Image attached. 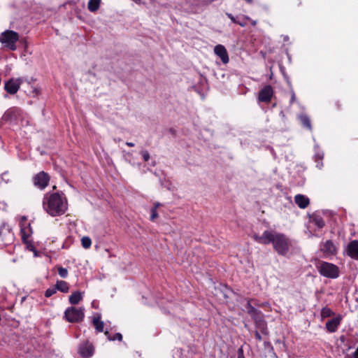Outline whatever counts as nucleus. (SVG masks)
I'll return each mask as SVG.
<instances>
[{
	"label": "nucleus",
	"mask_w": 358,
	"mask_h": 358,
	"mask_svg": "<svg viewBox=\"0 0 358 358\" xmlns=\"http://www.w3.org/2000/svg\"><path fill=\"white\" fill-rule=\"evenodd\" d=\"M252 238L258 243H272L273 250L280 256H286L292 245L291 240L284 234L274 230H265L262 234L253 233Z\"/></svg>",
	"instance_id": "f257e3e1"
},
{
	"label": "nucleus",
	"mask_w": 358,
	"mask_h": 358,
	"mask_svg": "<svg viewBox=\"0 0 358 358\" xmlns=\"http://www.w3.org/2000/svg\"><path fill=\"white\" fill-rule=\"evenodd\" d=\"M43 207L50 215L55 217L65 213L68 203L63 193H47L43 197Z\"/></svg>",
	"instance_id": "f03ea898"
},
{
	"label": "nucleus",
	"mask_w": 358,
	"mask_h": 358,
	"mask_svg": "<svg viewBox=\"0 0 358 358\" xmlns=\"http://www.w3.org/2000/svg\"><path fill=\"white\" fill-rule=\"evenodd\" d=\"M316 268L319 273L324 277L335 279L339 276V268L332 263L319 261L316 264Z\"/></svg>",
	"instance_id": "7ed1b4c3"
},
{
	"label": "nucleus",
	"mask_w": 358,
	"mask_h": 358,
	"mask_svg": "<svg viewBox=\"0 0 358 358\" xmlns=\"http://www.w3.org/2000/svg\"><path fill=\"white\" fill-rule=\"evenodd\" d=\"M18 33L12 30H6L0 34V43L5 48L10 50L17 49L16 43L19 41Z\"/></svg>",
	"instance_id": "20e7f679"
},
{
	"label": "nucleus",
	"mask_w": 358,
	"mask_h": 358,
	"mask_svg": "<svg viewBox=\"0 0 358 358\" xmlns=\"http://www.w3.org/2000/svg\"><path fill=\"white\" fill-rule=\"evenodd\" d=\"M64 317L69 322H79L82 321L84 317L83 309L73 306L68 308L64 312Z\"/></svg>",
	"instance_id": "39448f33"
},
{
	"label": "nucleus",
	"mask_w": 358,
	"mask_h": 358,
	"mask_svg": "<svg viewBox=\"0 0 358 358\" xmlns=\"http://www.w3.org/2000/svg\"><path fill=\"white\" fill-rule=\"evenodd\" d=\"M320 251L322 253L323 257L329 258L336 255L338 252V248L332 241L327 240L320 243Z\"/></svg>",
	"instance_id": "423d86ee"
},
{
	"label": "nucleus",
	"mask_w": 358,
	"mask_h": 358,
	"mask_svg": "<svg viewBox=\"0 0 358 358\" xmlns=\"http://www.w3.org/2000/svg\"><path fill=\"white\" fill-rule=\"evenodd\" d=\"M24 80V78H11L5 83L4 90L10 94H15Z\"/></svg>",
	"instance_id": "0eeeda50"
},
{
	"label": "nucleus",
	"mask_w": 358,
	"mask_h": 358,
	"mask_svg": "<svg viewBox=\"0 0 358 358\" xmlns=\"http://www.w3.org/2000/svg\"><path fill=\"white\" fill-rule=\"evenodd\" d=\"M273 89L270 85L264 86L259 92L258 95V101L268 103L271 102L273 96Z\"/></svg>",
	"instance_id": "6e6552de"
},
{
	"label": "nucleus",
	"mask_w": 358,
	"mask_h": 358,
	"mask_svg": "<svg viewBox=\"0 0 358 358\" xmlns=\"http://www.w3.org/2000/svg\"><path fill=\"white\" fill-rule=\"evenodd\" d=\"M48 182L49 176L43 171L36 174L34 178V185L41 189H43L48 185Z\"/></svg>",
	"instance_id": "1a4fd4ad"
},
{
	"label": "nucleus",
	"mask_w": 358,
	"mask_h": 358,
	"mask_svg": "<svg viewBox=\"0 0 358 358\" xmlns=\"http://www.w3.org/2000/svg\"><path fill=\"white\" fill-rule=\"evenodd\" d=\"M346 254L352 259L358 260V240L349 242L346 248Z\"/></svg>",
	"instance_id": "9d476101"
},
{
	"label": "nucleus",
	"mask_w": 358,
	"mask_h": 358,
	"mask_svg": "<svg viewBox=\"0 0 358 358\" xmlns=\"http://www.w3.org/2000/svg\"><path fill=\"white\" fill-rule=\"evenodd\" d=\"M255 299H250L248 300L245 308L247 309V313L251 316L252 319L255 321L257 320V318H260L264 316L263 313L261 310L255 308L252 304V301H255Z\"/></svg>",
	"instance_id": "9b49d317"
},
{
	"label": "nucleus",
	"mask_w": 358,
	"mask_h": 358,
	"mask_svg": "<svg viewBox=\"0 0 358 358\" xmlns=\"http://www.w3.org/2000/svg\"><path fill=\"white\" fill-rule=\"evenodd\" d=\"M342 319V316L338 315L336 317L328 320L325 324L327 331L329 333L336 332L341 323Z\"/></svg>",
	"instance_id": "f8f14e48"
},
{
	"label": "nucleus",
	"mask_w": 358,
	"mask_h": 358,
	"mask_svg": "<svg viewBox=\"0 0 358 358\" xmlns=\"http://www.w3.org/2000/svg\"><path fill=\"white\" fill-rule=\"evenodd\" d=\"M214 52L215 54L221 59L223 64H227L229 62V55L224 45L220 44L215 45Z\"/></svg>",
	"instance_id": "ddd939ff"
},
{
	"label": "nucleus",
	"mask_w": 358,
	"mask_h": 358,
	"mask_svg": "<svg viewBox=\"0 0 358 358\" xmlns=\"http://www.w3.org/2000/svg\"><path fill=\"white\" fill-rule=\"evenodd\" d=\"M255 324L257 328V330L260 331L263 335H268V330L267 327V323L264 319V316L257 318V320H255Z\"/></svg>",
	"instance_id": "4468645a"
},
{
	"label": "nucleus",
	"mask_w": 358,
	"mask_h": 358,
	"mask_svg": "<svg viewBox=\"0 0 358 358\" xmlns=\"http://www.w3.org/2000/svg\"><path fill=\"white\" fill-rule=\"evenodd\" d=\"M294 201L300 208H306L310 203L309 199L303 194H296Z\"/></svg>",
	"instance_id": "2eb2a0df"
},
{
	"label": "nucleus",
	"mask_w": 358,
	"mask_h": 358,
	"mask_svg": "<svg viewBox=\"0 0 358 358\" xmlns=\"http://www.w3.org/2000/svg\"><path fill=\"white\" fill-rule=\"evenodd\" d=\"M22 241L24 243H28V238L31 235L32 230L31 225H22L21 228Z\"/></svg>",
	"instance_id": "dca6fc26"
},
{
	"label": "nucleus",
	"mask_w": 358,
	"mask_h": 358,
	"mask_svg": "<svg viewBox=\"0 0 358 358\" xmlns=\"http://www.w3.org/2000/svg\"><path fill=\"white\" fill-rule=\"evenodd\" d=\"M80 354L83 357H89L94 352V347L92 345H85L80 348Z\"/></svg>",
	"instance_id": "f3484780"
},
{
	"label": "nucleus",
	"mask_w": 358,
	"mask_h": 358,
	"mask_svg": "<svg viewBox=\"0 0 358 358\" xmlns=\"http://www.w3.org/2000/svg\"><path fill=\"white\" fill-rule=\"evenodd\" d=\"M299 120L303 127L310 131L312 129L310 120L308 115L301 114L299 116Z\"/></svg>",
	"instance_id": "a211bd4d"
},
{
	"label": "nucleus",
	"mask_w": 358,
	"mask_h": 358,
	"mask_svg": "<svg viewBox=\"0 0 358 358\" xmlns=\"http://www.w3.org/2000/svg\"><path fill=\"white\" fill-rule=\"evenodd\" d=\"M83 299L82 293L80 291H76L72 293L69 296V303L72 305L78 304Z\"/></svg>",
	"instance_id": "6ab92c4d"
},
{
	"label": "nucleus",
	"mask_w": 358,
	"mask_h": 358,
	"mask_svg": "<svg viewBox=\"0 0 358 358\" xmlns=\"http://www.w3.org/2000/svg\"><path fill=\"white\" fill-rule=\"evenodd\" d=\"M57 290L63 293H67L69 290V284L64 280H57L55 285Z\"/></svg>",
	"instance_id": "aec40b11"
},
{
	"label": "nucleus",
	"mask_w": 358,
	"mask_h": 358,
	"mask_svg": "<svg viewBox=\"0 0 358 358\" xmlns=\"http://www.w3.org/2000/svg\"><path fill=\"white\" fill-rule=\"evenodd\" d=\"M101 0H90L87 4V8L90 12L97 11L100 7Z\"/></svg>",
	"instance_id": "412c9836"
},
{
	"label": "nucleus",
	"mask_w": 358,
	"mask_h": 358,
	"mask_svg": "<svg viewBox=\"0 0 358 358\" xmlns=\"http://www.w3.org/2000/svg\"><path fill=\"white\" fill-rule=\"evenodd\" d=\"M100 318L101 317L99 315L94 317L93 318L92 323L98 332H103L104 324L102 321L100 320Z\"/></svg>",
	"instance_id": "4be33fe9"
},
{
	"label": "nucleus",
	"mask_w": 358,
	"mask_h": 358,
	"mask_svg": "<svg viewBox=\"0 0 358 358\" xmlns=\"http://www.w3.org/2000/svg\"><path fill=\"white\" fill-rule=\"evenodd\" d=\"M310 221L314 224H324V221L319 213H313L310 215Z\"/></svg>",
	"instance_id": "5701e85b"
},
{
	"label": "nucleus",
	"mask_w": 358,
	"mask_h": 358,
	"mask_svg": "<svg viewBox=\"0 0 358 358\" xmlns=\"http://www.w3.org/2000/svg\"><path fill=\"white\" fill-rule=\"evenodd\" d=\"M320 315L322 318H326L334 315V313L329 308L326 306L322 308Z\"/></svg>",
	"instance_id": "b1692460"
},
{
	"label": "nucleus",
	"mask_w": 358,
	"mask_h": 358,
	"mask_svg": "<svg viewBox=\"0 0 358 358\" xmlns=\"http://www.w3.org/2000/svg\"><path fill=\"white\" fill-rule=\"evenodd\" d=\"M82 245L84 248H89L92 244L91 239L87 236H84L81 239Z\"/></svg>",
	"instance_id": "393cba45"
},
{
	"label": "nucleus",
	"mask_w": 358,
	"mask_h": 358,
	"mask_svg": "<svg viewBox=\"0 0 358 358\" xmlns=\"http://www.w3.org/2000/svg\"><path fill=\"white\" fill-rule=\"evenodd\" d=\"M57 289L55 287L54 288H49L45 292V297H50L56 293Z\"/></svg>",
	"instance_id": "a878e982"
},
{
	"label": "nucleus",
	"mask_w": 358,
	"mask_h": 358,
	"mask_svg": "<svg viewBox=\"0 0 358 358\" xmlns=\"http://www.w3.org/2000/svg\"><path fill=\"white\" fill-rule=\"evenodd\" d=\"M109 341L118 340L121 341L122 340V336L120 333H116L113 336H108Z\"/></svg>",
	"instance_id": "bb28decb"
},
{
	"label": "nucleus",
	"mask_w": 358,
	"mask_h": 358,
	"mask_svg": "<svg viewBox=\"0 0 358 358\" xmlns=\"http://www.w3.org/2000/svg\"><path fill=\"white\" fill-rule=\"evenodd\" d=\"M58 273L59 274V275L62 278H65L67 276V274H68V271L66 268H62V267H59L58 268Z\"/></svg>",
	"instance_id": "cd10ccee"
},
{
	"label": "nucleus",
	"mask_w": 358,
	"mask_h": 358,
	"mask_svg": "<svg viewBox=\"0 0 358 358\" xmlns=\"http://www.w3.org/2000/svg\"><path fill=\"white\" fill-rule=\"evenodd\" d=\"M246 20H247L245 19V16H244L243 19L238 20L236 24L240 25L242 27H245L247 25Z\"/></svg>",
	"instance_id": "c85d7f7f"
},
{
	"label": "nucleus",
	"mask_w": 358,
	"mask_h": 358,
	"mask_svg": "<svg viewBox=\"0 0 358 358\" xmlns=\"http://www.w3.org/2000/svg\"><path fill=\"white\" fill-rule=\"evenodd\" d=\"M141 155H142L143 159L145 162H147L149 160L150 155L147 151H142Z\"/></svg>",
	"instance_id": "c756f323"
},
{
	"label": "nucleus",
	"mask_w": 358,
	"mask_h": 358,
	"mask_svg": "<svg viewBox=\"0 0 358 358\" xmlns=\"http://www.w3.org/2000/svg\"><path fill=\"white\" fill-rule=\"evenodd\" d=\"M332 107L334 109L340 110L341 108V105L338 101H336L333 103Z\"/></svg>",
	"instance_id": "7c9ffc66"
},
{
	"label": "nucleus",
	"mask_w": 358,
	"mask_h": 358,
	"mask_svg": "<svg viewBox=\"0 0 358 358\" xmlns=\"http://www.w3.org/2000/svg\"><path fill=\"white\" fill-rule=\"evenodd\" d=\"M26 245H27V248L29 250H31V251H34L35 252H36V250L34 248V246L32 245L31 242H30L29 241H28V243H24Z\"/></svg>",
	"instance_id": "2f4dec72"
},
{
	"label": "nucleus",
	"mask_w": 358,
	"mask_h": 358,
	"mask_svg": "<svg viewBox=\"0 0 358 358\" xmlns=\"http://www.w3.org/2000/svg\"><path fill=\"white\" fill-rule=\"evenodd\" d=\"M296 101V95H295V92L292 90L291 92V98H290V101H289V104L290 105H292Z\"/></svg>",
	"instance_id": "473e14b6"
},
{
	"label": "nucleus",
	"mask_w": 358,
	"mask_h": 358,
	"mask_svg": "<svg viewBox=\"0 0 358 358\" xmlns=\"http://www.w3.org/2000/svg\"><path fill=\"white\" fill-rule=\"evenodd\" d=\"M18 221L20 222H27V221L32 222V220H28V217L27 216H25V215H20V216H19Z\"/></svg>",
	"instance_id": "72a5a7b5"
},
{
	"label": "nucleus",
	"mask_w": 358,
	"mask_h": 358,
	"mask_svg": "<svg viewBox=\"0 0 358 358\" xmlns=\"http://www.w3.org/2000/svg\"><path fill=\"white\" fill-rule=\"evenodd\" d=\"M255 337L258 341H262V337L258 330L255 331Z\"/></svg>",
	"instance_id": "f704fd0d"
},
{
	"label": "nucleus",
	"mask_w": 358,
	"mask_h": 358,
	"mask_svg": "<svg viewBox=\"0 0 358 358\" xmlns=\"http://www.w3.org/2000/svg\"><path fill=\"white\" fill-rule=\"evenodd\" d=\"M227 16L231 20V21L234 23H236L237 19L231 13H227Z\"/></svg>",
	"instance_id": "c9c22d12"
},
{
	"label": "nucleus",
	"mask_w": 358,
	"mask_h": 358,
	"mask_svg": "<svg viewBox=\"0 0 358 358\" xmlns=\"http://www.w3.org/2000/svg\"><path fill=\"white\" fill-rule=\"evenodd\" d=\"M238 358H245L242 348L238 350Z\"/></svg>",
	"instance_id": "e433bc0d"
},
{
	"label": "nucleus",
	"mask_w": 358,
	"mask_h": 358,
	"mask_svg": "<svg viewBox=\"0 0 358 358\" xmlns=\"http://www.w3.org/2000/svg\"><path fill=\"white\" fill-rule=\"evenodd\" d=\"M245 19L247 20L251 21V24L252 26H255L257 24V22L255 20H252L250 17L245 16Z\"/></svg>",
	"instance_id": "4c0bfd02"
},
{
	"label": "nucleus",
	"mask_w": 358,
	"mask_h": 358,
	"mask_svg": "<svg viewBox=\"0 0 358 358\" xmlns=\"http://www.w3.org/2000/svg\"><path fill=\"white\" fill-rule=\"evenodd\" d=\"M324 215H326L327 216L331 215V216H332V217H333L332 221H334V222H337V220H336V217H334V215H333L331 214V213H324Z\"/></svg>",
	"instance_id": "58836bf2"
},
{
	"label": "nucleus",
	"mask_w": 358,
	"mask_h": 358,
	"mask_svg": "<svg viewBox=\"0 0 358 358\" xmlns=\"http://www.w3.org/2000/svg\"><path fill=\"white\" fill-rule=\"evenodd\" d=\"M252 303H253L255 306H260V307H264V304H259V303L257 302V301L255 299V301H252Z\"/></svg>",
	"instance_id": "ea45409f"
},
{
	"label": "nucleus",
	"mask_w": 358,
	"mask_h": 358,
	"mask_svg": "<svg viewBox=\"0 0 358 358\" xmlns=\"http://www.w3.org/2000/svg\"><path fill=\"white\" fill-rule=\"evenodd\" d=\"M3 231H6V229H5V225H1L0 228V236H2Z\"/></svg>",
	"instance_id": "a19ab883"
},
{
	"label": "nucleus",
	"mask_w": 358,
	"mask_h": 358,
	"mask_svg": "<svg viewBox=\"0 0 358 358\" xmlns=\"http://www.w3.org/2000/svg\"><path fill=\"white\" fill-rule=\"evenodd\" d=\"M353 357L354 358H358V348H357V350L353 353Z\"/></svg>",
	"instance_id": "79ce46f5"
},
{
	"label": "nucleus",
	"mask_w": 358,
	"mask_h": 358,
	"mask_svg": "<svg viewBox=\"0 0 358 358\" xmlns=\"http://www.w3.org/2000/svg\"><path fill=\"white\" fill-rule=\"evenodd\" d=\"M155 208H156V207H155V208L152 209V215H151V216H152V217H155V215H156V213H155Z\"/></svg>",
	"instance_id": "37998d69"
},
{
	"label": "nucleus",
	"mask_w": 358,
	"mask_h": 358,
	"mask_svg": "<svg viewBox=\"0 0 358 358\" xmlns=\"http://www.w3.org/2000/svg\"><path fill=\"white\" fill-rule=\"evenodd\" d=\"M126 145L129 146V147H133L134 146V144L133 143H131V142H127L126 143Z\"/></svg>",
	"instance_id": "c03bdc74"
},
{
	"label": "nucleus",
	"mask_w": 358,
	"mask_h": 358,
	"mask_svg": "<svg viewBox=\"0 0 358 358\" xmlns=\"http://www.w3.org/2000/svg\"><path fill=\"white\" fill-rule=\"evenodd\" d=\"M104 334L107 336L108 338V336H111L110 334H109L108 331H106L104 332Z\"/></svg>",
	"instance_id": "a18cd8bd"
},
{
	"label": "nucleus",
	"mask_w": 358,
	"mask_h": 358,
	"mask_svg": "<svg viewBox=\"0 0 358 358\" xmlns=\"http://www.w3.org/2000/svg\"><path fill=\"white\" fill-rule=\"evenodd\" d=\"M248 3H251L252 1V0H245Z\"/></svg>",
	"instance_id": "49530a36"
},
{
	"label": "nucleus",
	"mask_w": 358,
	"mask_h": 358,
	"mask_svg": "<svg viewBox=\"0 0 358 358\" xmlns=\"http://www.w3.org/2000/svg\"><path fill=\"white\" fill-rule=\"evenodd\" d=\"M170 131L172 132L173 134L174 131L171 129H170Z\"/></svg>",
	"instance_id": "de8ad7c7"
},
{
	"label": "nucleus",
	"mask_w": 358,
	"mask_h": 358,
	"mask_svg": "<svg viewBox=\"0 0 358 358\" xmlns=\"http://www.w3.org/2000/svg\"><path fill=\"white\" fill-rule=\"evenodd\" d=\"M317 226H318V227H320L321 228V227H323L324 225L320 224V225H317Z\"/></svg>",
	"instance_id": "09e8293b"
},
{
	"label": "nucleus",
	"mask_w": 358,
	"mask_h": 358,
	"mask_svg": "<svg viewBox=\"0 0 358 358\" xmlns=\"http://www.w3.org/2000/svg\"><path fill=\"white\" fill-rule=\"evenodd\" d=\"M355 301L358 303V298H356Z\"/></svg>",
	"instance_id": "8fccbe9b"
}]
</instances>
